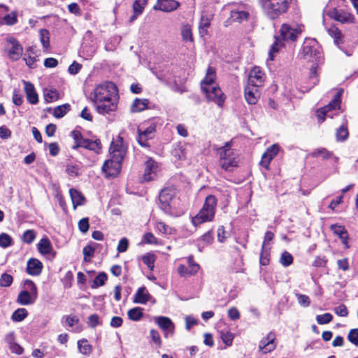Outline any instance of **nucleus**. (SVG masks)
Wrapping results in <instances>:
<instances>
[{
  "label": "nucleus",
  "instance_id": "f257e3e1",
  "mask_svg": "<svg viewBox=\"0 0 358 358\" xmlns=\"http://www.w3.org/2000/svg\"><path fill=\"white\" fill-rule=\"evenodd\" d=\"M96 111L101 115L115 110L119 99L117 86L113 82H104L96 86L90 94Z\"/></svg>",
  "mask_w": 358,
  "mask_h": 358
},
{
  "label": "nucleus",
  "instance_id": "f03ea898",
  "mask_svg": "<svg viewBox=\"0 0 358 358\" xmlns=\"http://www.w3.org/2000/svg\"><path fill=\"white\" fill-rule=\"evenodd\" d=\"M217 200L214 195H208L199 212L192 217V223L195 227L207 222H211L215 217Z\"/></svg>",
  "mask_w": 358,
  "mask_h": 358
},
{
  "label": "nucleus",
  "instance_id": "7ed1b4c3",
  "mask_svg": "<svg viewBox=\"0 0 358 358\" xmlns=\"http://www.w3.org/2000/svg\"><path fill=\"white\" fill-rule=\"evenodd\" d=\"M215 150L219 155V163L222 169L231 171L238 166V154L231 148V142H227L224 146L217 148Z\"/></svg>",
  "mask_w": 358,
  "mask_h": 358
},
{
  "label": "nucleus",
  "instance_id": "20e7f679",
  "mask_svg": "<svg viewBox=\"0 0 358 358\" xmlns=\"http://www.w3.org/2000/svg\"><path fill=\"white\" fill-rule=\"evenodd\" d=\"M292 0H260L264 13L271 20L286 13Z\"/></svg>",
  "mask_w": 358,
  "mask_h": 358
},
{
  "label": "nucleus",
  "instance_id": "39448f33",
  "mask_svg": "<svg viewBox=\"0 0 358 358\" xmlns=\"http://www.w3.org/2000/svg\"><path fill=\"white\" fill-rule=\"evenodd\" d=\"M38 298V289L35 283L31 280L24 282V289L20 292L17 303L22 306L34 304Z\"/></svg>",
  "mask_w": 358,
  "mask_h": 358
},
{
  "label": "nucleus",
  "instance_id": "423d86ee",
  "mask_svg": "<svg viewBox=\"0 0 358 358\" xmlns=\"http://www.w3.org/2000/svg\"><path fill=\"white\" fill-rule=\"evenodd\" d=\"M302 54L304 59L313 62H320L322 59L320 48L313 38H306L302 47Z\"/></svg>",
  "mask_w": 358,
  "mask_h": 358
},
{
  "label": "nucleus",
  "instance_id": "0eeeda50",
  "mask_svg": "<svg viewBox=\"0 0 358 358\" xmlns=\"http://www.w3.org/2000/svg\"><path fill=\"white\" fill-rule=\"evenodd\" d=\"M341 106V93L337 92L334 99L331 101V102L317 110V117L320 122H322L325 120V117H329L331 118L333 117L334 114L332 112L338 110Z\"/></svg>",
  "mask_w": 358,
  "mask_h": 358
},
{
  "label": "nucleus",
  "instance_id": "6e6552de",
  "mask_svg": "<svg viewBox=\"0 0 358 358\" xmlns=\"http://www.w3.org/2000/svg\"><path fill=\"white\" fill-rule=\"evenodd\" d=\"M175 196V189L170 187L163 189L159 195V208L167 215H173L172 202Z\"/></svg>",
  "mask_w": 358,
  "mask_h": 358
},
{
  "label": "nucleus",
  "instance_id": "1a4fd4ad",
  "mask_svg": "<svg viewBox=\"0 0 358 358\" xmlns=\"http://www.w3.org/2000/svg\"><path fill=\"white\" fill-rule=\"evenodd\" d=\"M250 10V6L246 3H234L231 10L230 17L232 21L241 23L248 20Z\"/></svg>",
  "mask_w": 358,
  "mask_h": 358
},
{
  "label": "nucleus",
  "instance_id": "9d476101",
  "mask_svg": "<svg viewBox=\"0 0 358 358\" xmlns=\"http://www.w3.org/2000/svg\"><path fill=\"white\" fill-rule=\"evenodd\" d=\"M122 159H116L110 156V159L105 161L102 171L105 173L106 177H115L120 172L122 168Z\"/></svg>",
  "mask_w": 358,
  "mask_h": 358
},
{
  "label": "nucleus",
  "instance_id": "9b49d317",
  "mask_svg": "<svg viewBox=\"0 0 358 358\" xmlns=\"http://www.w3.org/2000/svg\"><path fill=\"white\" fill-rule=\"evenodd\" d=\"M127 150V147L124 142L123 138L120 135L112 141L109 149L110 156L122 160L125 157Z\"/></svg>",
  "mask_w": 358,
  "mask_h": 358
},
{
  "label": "nucleus",
  "instance_id": "f8f14e48",
  "mask_svg": "<svg viewBox=\"0 0 358 358\" xmlns=\"http://www.w3.org/2000/svg\"><path fill=\"white\" fill-rule=\"evenodd\" d=\"M202 92L208 101L214 102L220 107L223 106L226 97L218 85L203 90Z\"/></svg>",
  "mask_w": 358,
  "mask_h": 358
},
{
  "label": "nucleus",
  "instance_id": "ddd939ff",
  "mask_svg": "<svg viewBox=\"0 0 358 358\" xmlns=\"http://www.w3.org/2000/svg\"><path fill=\"white\" fill-rule=\"evenodd\" d=\"M156 130V126L152 123L148 127L145 125L140 126L138 128V142L143 147H148V141L152 138L153 134Z\"/></svg>",
  "mask_w": 358,
  "mask_h": 358
},
{
  "label": "nucleus",
  "instance_id": "4468645a",
  "mask_svg": "<svg viewBox=\"0 0 358 358\" xmlns=\"http://www.w3.org/2000/svg\"><path fill=\"white\" fill-rule=\"evenodd\" d=\"M154 320L159 327L164 331V336L166 338L173 336L175 324L169 317L157 316L154 317Z\"/></svg>",
  "mask_w": 358,
  "mask_h": 358
},
{
  "label": "nucleus",
  "instance_id": "2eb2a0df",
  "mask_svg": "<svg viewBox=\"0 0 358 358\" xmlns=\"http://www.w3.org/2000/svg\"><path fill=\"white\" fill-rule=\"evenodd\" d=\"M265 73L262 71V69L259 66H255L250 71L248 84L262 87L265 81Z\"/></svg>",
  "mask_w": 358,
  "mask_h": 358
},
{
  "label": "nucleus",
  "instance_id": "dca6fc26",
  "mask_svg": "<svg viewBox=\"0 0 358 358\" xmlns=\"http://www.w3.org/2000/svg\"><path fill=\"white\" fill-rule=\"evenodd\" d=\"M275 334L273 332H269L267 336L263 338L259 344V350L264 354L273 351L276 348Z\"/></svg>",
  "mask_w": 358,
  "mask_h": 358
},
{
  "label": "nucleus",
  "instance_id": "f3484780",
  "mask_svg": "<svg viewBox=\"0 0 358 358\" xmlns=\"http://www.w3.org/2000/svg\"><path fill=\"white\" fill-rule=\"evenodd\" d=\"M301 32V29L294 28L289 24H283L280 29V38L282 41H294L296 39L298 35Z\"/></svg>",
  "mask_w": 358,
  "mask_h": 358
},
{
  "label": "nucleus",
  "instance_id": "a211bd4d",
  "mask_svg": "<svg viewBox=\"0 0 358 358\" xmlns=\"http://www.w3.org/2000/svg\"><path fill=\"white\" fill-rule=\"evenodd\" d=\"M328 15L331 18L341 23H352L355 20L352 14L342 9L338 10L333 8L328 13Z\"/></svg>",
  "mask_w": 358,
  "mask_h": 358
},
{
  "label": "nucleus",
  "instance_id": "6ab92c4d",
  "mask_svg": "<svg viewBox=\"0 0 358 358\" xmlns=\"http://www.w3.org/2000/svg\"><path fill=\"white\" fill-rule=\"evenodd\" d=\"M8 57L13 61L18 60L22 55L23 48L20 43L14 38H10L8 40Z\"/></svg>",
  "mask_w": 358,
  "mask_h": 358
},
{
  "label": "nucleus",
  "instance_id": "aec40b11",
  "mask_svg": "<svg viewBox=\"0 0 358 358\" xmlns=\"http://www.w3.org/2000/svg\"><path fill=\"white\" fill-rule=\"evenodd\" d=\"M279 150L280 147L278 144H273L268 147L262 155L260 164L265 169H268L271 160L278 155Z\"/></svg>",
  "mask_w": 358,
  "mask_h": 358
},
{
  "label": "nucleus",
  "instance_id": "412c9836",
  "mask_svg": "<svg viewBox=\"0 0 358 358\" xmlns=\"http://www.w3.org/2000/svg\"><path fill=\"white\" fill-rule=\"evenodd\" d=\"M259 88L260 87L247 84V85L245 87L244 96L248 103H257L261 94Z\"/></svg>",
  "mask_w": 358,
  "mask_h": 358
},
{
  "label": "nucleus",
  "instance_id": "4be33fe9",
  "mask_svg": "<svg viewBox=\"0 0 358 358\" xmlns=\"http://www.w3.org/2000/svg\"><path fill=\"white\" fill-rule=\"evenodd\" d=\"M216 71L215 69L209 66L207 69L204 78L201 81L200 85L201 90L209 88L211 86L217 85L216 83Z\"/></svg>",
  "mask_w": 358,
  "mask_h": 358
},
{
  "label": "nucleus",
  "instance_id": "5701e85b",
  "mask_svg": "<svg viewBox=\"0 0 358 358\" xmlns=\"http://www.w3.org/2000/svg\"><path fill=\"white\" fill-rule=\"evenodd\" d=\"M158 171L157 163L152 159H148L145 162L143 178L145 181H150L155 178Z\"/></svg>",
  "mask_w": 358,
  "mask_h": 358
},
{
  "label": "nucleus",
  "instance_id": "b1692460",
  "mask_svg": "<svg viewBox=\"0 0 358 358\" xmlns=\"http://www.w3.org/2000/svg\"><path fill=\"white\" fill-rule=\"evenodd\" d=\"M23 84L24 85V92L28 102L31 104H36L38 101V96L34 85L25 80H23Z\"/></svg>",
  "mask_w": 358,
  "mask_h": 358
},
{
  "label": "nucleus",
  "instance_id": "393cba45",
  "mask_svg": "<svg viewBox=\"0 0 358 358\" xmlns=\"http://www.w3.org/2000/svg\"><path fill=\"white\" fill-rule=\"evenodd\" d=\"M43 268L42 263L37 259L31 258L27 262V272L31 275H38Z\"/></svg>",
  "mask_w": 358,
  "mask_h": 358
},
{
  "label": "nucleus",
  "instance_id": "a878e982",
  "mask_svg": "<svg viewBox=\"0 0 358 358\" xmlns=\"http://www.w3.org/2000/svg\"><path fill=\"white\" fill-rule=\"evenodd\" d=\"M157 6L162 11L171 12L179 6V3L175 0H158Z\"/></svg>",
  "mask_w": 358,
  "mask_h": 358
},
{
  "label": "nucleus",
  "instance_id": "bb28decb",
  "mask_svg": "<svg viewBox=\"0 0 358 358\" xmlns=\"http://www.w3.org/2000/svg\"><path fill=\"white\" fill-rule=\"evenodd\" d=\"M81 148L88 149L90 150L94 151L96 153H99L101 149V141L99 139L95 141L86 139L85 141H82L80 143Z\"/></svg>",
  "mask_w": 358,
  "mask_h": 358
},
{
  "label": "nucleus",
  "instance_id": "cd10ccee",
  "mask_svg": "<svg viewBox=\"0 0 358 358\" xmlns=\"http://www.w3.org/2000/svg\"><path fill=\"white\" fill-rule=\"evenodd\" d=\"M150 298V295L145 287H143L138 289L134 295V302L136 303L145 304Z\"/></svg>",
  "mask_w": 358,
  "mask_h": 358
},
{
  "label": "nucleus",
  "instance_id": "c85d7f7f",
  "mask_svg": "<svg viewBox=\"0 0 358 358\" xmlns=\"http://www.w3.org/2000/svg\"><path fill=\"white\" fill-rule=\"evenodd\" d=\"M330 228L336 235L338 236L342 243L348 248V234L345 227L341 225L331 224Z\"/></svg>",
  "mask_w": 358,
  "mask_h": 358
},
{
  "label": "nucleus",
  "instance_id": "c756f323",
  "mask_svg": "<svg viewBox=\"0 0 358 358\" xmlns=\"http://www.w3.org/2000/svg\"><path fill=\"white\" fill-rule=\"evenodd\" d=\"M69 194L74 209H76L77 206H82L85 203V199L79 191L75 189H70Z\"/></svg>",
  "mask_w": 358,
  "mask_h": 358
},
{
  "label": "nucleus",
  "instance_id": "7c9ffc66",
  "mask_svg": "<svg viewBox=\"0 0 358 358\" xmlns=\"http://www.w3.org/2000/svg\"><path fill=\"white\" fill-rule=\"evenodd\" d=\"M149 101L146 99H135L133 101L130 110L132 113H139L148 108Z\"/></svg>",
  "mask_w": 358,
  "mask_h": 358
},
{
  "label": "nucleus",
  "instance_id": "2f4dec72",
  "mask_svg": "<svg viewBox=\"0 0 358 358\" xmlns=\"http://www.w3.org/2000/svg\"><path fill=\"white\" fill-rule=\"evenodd\" d=\"M37 248L41 254L49 255L52 250V246L50 241L45 237L41 239L39 243L37 244Z\"/></svg>",
  "mask_w": 358,
  "mask_h": 358
},
{
  "label": "nucleus",
  "instance_id": "473e14b6",
  "mask_svg": "<svg viewBox=\"0 0 358 358\" xmlns=\"http://www.w3.org/2000/svg\"><path fill=\"white\" fill-rule=\"evenodd\" d=\"M328 34L329 36H331L332 38H334V43L339 46L341 44L343 43V34L341 33V31L337 28L335 26H331L328 30Z\"/></svg>",
  "mask_w": 358,
  "mask_h": 358
},
{
  "label": "nucleus",
  "instance_id": "72a5a7b5",
  "mask_svg": "<svg viewBox=\"0 0 358 358\" xmlns=\"http://www.w3.org/2000/svg\"><path fill=\"white\" fill-rule=\"evenodd\" d=\"M284 46V43L280 37H275V41L274 43L272 45L269 53L268 58L270 60H273L275 57V55L278 53L280 50Z\"/></svg>",
  "mask_w": 358,
  "mask_h": 358
},
{
  "label": "nucleus",
  "instance_id": "f704fd0d",
  "mask_svg": "<svg viewBox=\"0 0 358 358\" xmlns=\"http://www.w3.org/2000/svg\"><path fill=\"white\" fill-rule=\"evenodd\" d=\"M66 172L71 177H78L81 174V165L80 164L69 163L66 166Z\"/></svg>",
  "mask_w": 358,
  "mask_h": 358
},
{
  "label": "nucleus",
  "instance_id": "c9c22d12",
  "mask_svg": "<svg viewBox=\"0 0 358 358\" xmlns=\"http://www.w3.org/2000/svg\"><path fill=\"white\" fill-rule=\"evenodd\" d=\"M79 352L85 355H90L92 352V346L86 339H81L78 341Z\"/></svg>",
  "mask_w": 358,
  "mask_h": 358
},
{
  "label": "nucleus",
  "instance_id": "e433bc0d",
  "mask_svg": "<svg viewBox=\"0 0 358 358\" xmlns=\"http://www.w3.org/2000/svg\"><path fill=\"white\" fill-rule=\"evenodd\" d=\"M155 229L162 234H172L174 232L173 229L166 224L164 222L157 220L155 225Z\"/></svg>",
  "mask_w": 358,
  "mask_h": 358
},
{
  "label": "nucleus",
  "instance_id": "4c0bfd02",
  "mask_svg": "<svg viewBox=\"0 0 358 358\" xmlns=\"http://www.w3.org/2000/svg\"><path fill=\"white\" fill-rule=\"evenodd\" d=\"M181 36L185 42L193 41L192 27L189 24H183L181 26Z\"/></svg>",
  "mask_w": 358,
  "mask_h": 358
},
{
  "label": "nucleus",
  "instance_id": "58836bf2",
  "mask_svg": "<svg viewBox=\"0 0 358 358\" xmlns=\"http://www.w3.org/2000/svg\"><path fill=\"white\" fill-rule=\"evenodd\" d=\"M310 155L313 157H322L323 159H327L331 158L333 156V153L329 150H327L324 148H320L315 149L311 153Z\"/></svg>",
  "mask_w": 358,
  "mask_h": 358
},
{
  "label": "nucleus",
  "instance_id": "ea45409f",
  "mask_svg": "<svg viewBox=\"0 0 358 358\" xmlns=\"http://www.w3.org/2000/svg\"><path fill=\"white\" fill-rule=\"evenodd\" d=\"M59 98V94L55 89H45L44 99L46 103H51L57 101Z\"/></svg>",
  "mask_w": 358,
  "mask_h": 358
},
{
  "label": "nucleus",
  "instance_id": "a19ab883",
  "mask_svg": "<svg viewBox=\"0 0 358 358\" xmlns=\"http://www.w3.org/2000/svg\"><path fill=\"white\" fill-rule=\"evenodd\" d=\"M143 310L141 307L130 309L127 313L128 317L133 321H139L143 315Z\"/></svg>",
  "mask_w": 358,
  "mask_h": 358
},
{
  "label": "nucleus",
  "instance_id": "79ce46f5",
  "mask_svg": "<svg viewBox=\"0 0 358 358\" xmlns=\"http://www.w3.org/2000/svg\"><path fill=\"white\" fill-rule=\"evenodd\" d=\"M70 108L71 106L69 103L58 106L54 108L53 115L56 118H61L64 117L69 110H70Z\"/></svg>",
  "mask_w": 358,
  "mask_h": 358
},
{
  "label": "nucleus",
  "instance_id": "37998d69",
  "mask_svg": "<svg viewBox=\"0 0 358 358\" xmlns=\"http://www.w3.org/2000/svg\"><path fill=\"white\" fill-rule=\"evenodd\" d=\"M40 41L43 48L48 50L50 48V33L47 29H41L39 31Z\"/></svg>",
  "mask_w": 358,
  "mask_h": 358
},
{
  "label": "nucleus",
  "instance_id": "c03bdc74",
  "mask_svg": "<svg viewBox=\"0 0 358 358\" xmlns=\"http://www.w3.org/2000/svg\"><path fill=\"white\" fill-rule=\"evenodd\" d=\"M28 315V312L25 308H18L14 311L11 316V319L15 322L22 321Z\"/></svg>",
  "mask_w": 358,
  "mask_h": 358
},
{
  "label": "nucleus",
  "instance_id": "a18cd8bd",
  "mask_svg": "<svg viewBox=\"0 0 358 358\" xmlns=\"http://www.w3.org/2000/svg\"><path fill=\"white\" fill-rule=\"evenodd\" d=\"M349 133L345 125H341L337 129L336 132V138L338 141H344L348 137Z\"/></svg>",
  "mask_w": 358,
  "mask_h": 358
},
{
  "label": "nucleus",
  "instance_id": "49530a36",
  "mask_svg": "<svg viewBox=\"0 0 358 358\" xmlns=\"http://www.w3.org/2000/svg\"><path fill=\"white\" fill-rule=\"evenodd\" d=\"M13 243V238L10 235L6 233H1L0 234V247L6 248Z\"/></svg>",
  "mask_w": 358,
  "mask_h": 358
},
{
  "label": "nucleus",
  "instance_id": "de8ad7c7",
  "mask_svg": "<svg viewBox=\"0 0 358 358\" xmlns=\"http://www.w3.org/2000/svg\"><path fill=\"white\" fill-rule=\"evenodd\" d=\"M280 262L285 267L289 266L293 263V257L289 252L285 251L281 255Z\"/></svg>",
  "mask_w": 358,
  "mask_h": 358
},
{
  "label": "nucleus",
  "instance_id": "09e8293b",
  "mask_svg": "<svg viewBox=\"0 0 358 358\" xmlns=\"http://www.w3.org/2000/svg\"><path fill=\"white\" fill-rule=\"evenodd\" d=\"M220 336H221V338H222L223 343L227 346H231L232 345L234 336L231 332H230L229 331H222L220 332Z\"/></svg>",
  "mask_w": 358,
  "mask_h": 358
},
{
  "label": "nucleus",
  "instance_id": "8fccbe9b",
  "mask_svg": "<svg viewBox=\"0 0 358 358\" xmlns=\"http://www.w3.org/2000/svg\"><path fill=\"white\" fill-rule=\"evenodd\" d=\"M187 262L188 266L190 268V274H196L199 270L200 269V266L197 263L194 261V257L192 255H189L187 258Z\"/></svg>",
  "mask_w": 358,
  "mask_h": 358
},
{
  "label": "nucleus",
  "instance_id": "3c124183",
  "mask_svg": "<svg viewBox=\"0 0 358 358\" xmlns=\"http://www.w3.org/2000/svg\"><path fill=\"white\" fill-rule=\"evenodd\" d=\"M143 262L148 266V267L152 270L155 265V255L153 254L148 253L143 256L142 257Z\"/></svg>",
  "mask_w": 358,
  "mask_h": 358
},
{
  "label": "nucleus",
  "instance_id": "603ef678",
  "mask_svg": "<svg viewBox=\"0 0 358 358\" xmlns=\"http://www.w3.org/2000/svg\"><path fill=\"white\" fill-rule=\"evenodd\" d=\"M107 280V275L104 273H100L94 280L92 288L103 286Z\"/></svg>",
  "mask_w": 358,
  "mask_h": 358
},
{
  "label": "nucleus",
  "instance_id": "864d4df0",
  "mask_svg": "<svg viewBox=\"0 0 358 358\" xmlns=\"http://www.w3.org/2000/svg\"><path fill=\"white\" fill-rule=\"evenodd\" d=\"M147 0H136L133 4V8L136 15H140L143 13Z\"/></svg>",
  "mask_w": 358,
  "mask_h": 358
},
{
  "label": "nucleus",
  "instance_id": "5fc2aeb1",
  "mask_svg": "<svg viewBox=\"0 0 358 358\" xmlns=\"http://www.w3.org/2000/svg\"><path fill=\"white\" fill-rule=\"evenodd\" d=\"M36 238V234L34 230H27L24 232L22 239V241L30 244Z\"/></svg>",
  "mask_w": 358,
  "mask_h": 358
},
{
  "label": "nucleus",
  "instance_id": "6e6d98bb",
  "mask_svg": "<svg viewBox=\"0 0 358 358\" xmlns=\"http://www.w3.org/2000/svg\"><path fill=\"white\" fill-rule=\"evenodd\" d=\"M333 316L330 313H324L323 315H318L316 316L317 322L319 324H325L332 321Z\"/></svg>",
  "mask_w": 358,
  "mask_h": 358
},
{
  "label": "nucleus",
  "instance_id": "4d7b16f0",
  "mask_svg": "<svg viewBox=\"0 0 358 358\" xmlns=\"http://www.w3.org/2000/svg\"><path fill=\"white\" fill-rule=\"evenodd\" d=\"M298 303L303 307H308L310 304V300L308 296L302 294H296Z\"/></svg>",
  "mask_w": 358,
  "mask_h": 358
},
{
  "label": "nucleus",
  "instance_id": "13d9d810",
  "mask_svg": "<svg viewBox=\"0 0 358 358\" xmlns=\"http://www.w3.org/2000/svg\"><path fill=\"white\" fill-rule=\"evenodd\" d=\"M71 136H73L74 141H75V145L72 146L73 149H77L78 148H81V145H80V143H81L82 141H85V138H83L80 132L78 131H73L71 132Z\"/></svg>",
  "mask_w": 358,
  "mask_h": 358
},
{
  "label": "nucleus",
  "instance_id": "bf43d9fd",
  "mask_svg": "<svg viewBox=\"0 0 358 358\" xmlns=\"http://www.w3.org/2000/svg\"><path fill=\"white\" fill-rule=\"evenodd\" d=\"M65 321L66 325L69 327H73L75 324L79 322V319L76 315H64L62 317V321Z\"/></svg>",
  "mask_w": 358,
  "mask_h": 358
},
{
  "label": "nucleus",
  "instance_id": "052dcab7",
  "mask_svg": "<svg viewBox=\"0 0 358 358\" xmlns=\"http://www.w3.org/2000/svg\"><path fill=\"white\" fill-rule=\"evenodd\" d=\"M13 281L12 275L4 273L0 278V285L1 287H9Z\"/></svg>",
  "mask_w": 358,
  "mask_h": 358
},
{
  "label": "nucleus",
  "instance_id": "680f3d73",
  "mask_svg": "<svg viewBox=\"0 0 358 358\" xmlns=\"http://www.w3.org/2000/svg\"><path fill=\"white\" fill-rule=\"evenodd\" d=\"M259 262L263 266H266L269 264V252L266 248L263 249L262 248Z\"/></svg>",
  "mask_w": 358,
  "mask_h": 358
},
{
  "label": "nucleus",
  "instance_id": "e2e57ef3",
  "mask_svg": "<svg viewBox=\"0 0 358 358\" xmlns=\"http://www.w3.org/2000/svg\"><path fill=\"white\" fill-rule=\"evenodd\" d=\"M101 324L99 317L97 314H92L89 316L87 324L91 328H95Z\"/></svg>",
  "mask_w": 358,
  "mask_h": 358
},
{
  "label": "nucleus",
  "instance_id": "0e129e2a",
  "mask_svg": "<svg viewBox=\"0 0 358 358\" xmlns=\"http://www.w3.org/2000/svg\"><path fill=\"white\" fill-rule=\"evenodd\" d=\"M348 338L350 342L358 346V329H351L348 334Z\"/></svg>",
  "mask_w": 358,
  "mask_h": 358
},
{
  "label": "nucleus",
  "instance_id": "69168bd1",
  "mask_svg": "<svg viewBox=\"0 0 358 358\" xmlns=\"http://www.w3.org/2000/svg\"><path fill=\"white\" fill-rule=\"evenodd\" d=\"M334 310L338 316L347 317L348 315V308L344 304H341L338 306L335 307Z\"/></svg>",
  "mask_w": 358,
  "mask_h": 358
},
{
  "label": "nucleus",
  "instance_id": "338daca9",
  "mask_svg": "<svg viewBox=\"0 0 358 358\" xmlns=\"http://www.w3.org/2000/svg\"><path fill=\"white\" fill-rule=\"evenodd\" d=\"M89 219L88 217H84L81 219L78 222L79 230L83 233L85 234L89 229Z\"/></svg>",
  "mask_w": 358,
  "mask_h": 358
},
{
  "label": "nucleus",
  "instance_id": "774afa93",
  "mask_svg": "<svg viewBox=\"0 0 358 358\" xmlns=\"http://www.w3.org/2000/svg\"><path fill=\"white\" fill-rule=\"evenodd\" d=\"M150 336L152 341L159 347L162 345V340L159 332L157 330L151 329Z\"/></svg>",
  "mask_w": 358,
  "mask_h": 358
}]
</instances>
